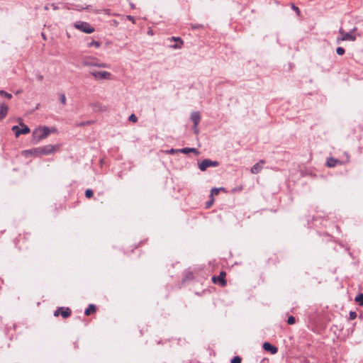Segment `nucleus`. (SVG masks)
Masks as SVG:
<instances>
[{"label":"nucleus","instance_id":"obj_2","mask_svg":"<svg viewBox=\"0 0 363 363\" xmlns=\"http://www.w3.org/2000/svg\"><path fill=\"white\" fill-rule=\"evenodd\" d=\"M74 27L87 34L92 33L94 31V28L91 26L89 23L84 21H77L74 24Z\"/></svg>","mask_w":363,"mask_h":363},{"label":"nucleus","instance_id":"obj_25","mask_svg":"<svg viewBox=\"0 0 363 363\" xmlns=\"http://www.w3.org/2000/svg\"><path fill=\"white\" fill-rule=\"evenodd\" d=\"M231 363H241V358L238 356H235L232 359Z\"/></svg>","mask_w":363,"mask_h":363},{"label":"nucleus","instance_id":"obj_12","mask_svg":"<svg viewBox=\"0 0 363 363\" xmlns=\"http://www.w3.org/2000/svg\"><path fill=\"white\" fill-rule=\"evenodd\" d=\"M262 347L265 351L270 352L272 354H276L278 351V349L276 347L267 342L263 344Z\"/></svg>","mask_w":363,"mask_h":363},{"label":"nucleus","instance_id":"obj_6","mask_svg":"<svg viewBox=\"0 0 363 363\" xmlns=\"http://www.w3.org/2000/svg\"><path fill=\"white\" fill-rule=\"evenodd\" d=\"M218 162L216 161H211L210 160H203L199 164V167L201 171H205L209 167H217Z\"/></svg>","mask_w":363,"mask_h":363},{"label":"nucleus","instance_id":"obj_7","mask_svg":"<svg viewBox=\"0 0 363 363\" xmlns=\"http://www.w3.org/2000/svg\"><path fill=\"white\" fill-rule=\"evenodd\" d=\"M40 156L48 155L52 154L55 151V146L52 145H48L43 147H39Z\"/></svg>","mask_w":363,"mask_h":363},{"label":"nucleus","instance_id":"obj_39","mask_svg":"<svg viewBox=\"0 0 363 363\" xmlns=\"http://www.w3.org/2000/svg\"><path fill=\"white\" fill-rule=\"evenodd\" d=\"M172 39L174 41H177L178 42V38H175V37H172Z\"/></svg>","mask_w":363,"mask_h":363},{"label":"nucleus","instance_id":"obj_35","mask_svg":"<svg viewBox=\"0 0 363 363\" xmlns=\"http://www.w3.org/2000/svg\"><path fill=\"white\" fill-rule=\"evenodd\" d=\"M345 33L346 32H345L344 30L342 28H340L339 33L340 34V36H343Z\"/></svg>","mask_w":363,"mask_h":363},{"label":"nucleus","instance_id":"obj_42","mask_svg":"<svg viewBox=\"0 0 363 363\" xmlns=\"http://www.w3.org/2000/svg\"><path fill=\"white\" fill-rule=\"evenodd\" d=\"M91 121H87V122L84 123V124H91Z\"/></svg>","mask_w":363,"mask_h":363},{"label":"nucleus","instance_id":"obj_33","mask_svg":"<svg viewBox=\"0 0 363 363\" xmlns=\"http://www.w3.org/2000/svg\"><path fill=\"white\" fill-rule=\"evenodd\" d=\"M193 130H194V133L196 135H198L199 133L198 126H195V125H193Z\"/></svg>","mask_w":363,"mask_h":363},{"label":"nucleus","instance_id":"obj_22","mask_svg":"<svg viewBox=\"0 0 363 363\" xmlns=\"http://www.w3.org/2000/svg\"><path fill=\"white\" fill-rule=\"evenodd\" d=\"M225 189L223 188H220V189H218V188H213L211 189V196L213 195V194H218L219 193L220 191H224Z\"/></svg>","mask_w":363,"mask_h":363},{"label":"nucleus","instance_id":"obj_5","mask_svg":"<svg viewBox=\"0 0 363 363\" xmlns=\"http://www.w3.org/2000/svg\"><path fill=\"white\" fill-rule=\"evenodd\" d=\"M91 74L97 80L110 79L111 78V73L106 71L94 70L91 72Z\"/></svg>","mask_w":363,"mask_h":363},{"label":"nucleus","instance_id":"obj_13","mask_svg":"<svg viewBox=\"0 0 363 363\" xmlns=\"http://www.w3.org/2000/svg\"><path fill=\"white\" fill-rule=\"evenodd\" d=\"M191 119L195 126H198L201 121V115L199 111H194L191 115Z\"/></svg>","mask_w":363,"mask_h":363},{"label":"nucleus","instance_id":"obj_29","mask_svg":"<svg viewBox=\"0 0 363 363\" xmlns=\"http://www.w3.org/2000/svg\"><path fill=\"white\" fill-rule=\"evenodd\" d=\"M179 149H170L169 150H167L166 152L168 153V154H174V153H177V152H179Z\"/></svg>","mask_w":363,"mask_h":363},{"label":"nucleus","instance_id":"obj_34","mask_svg":"<svg viewBox=\"0 0 363 363\" xmlns=\"http://www.w3.org/2000/svg\"><path fill=\"white\" fill-rule=\"evenodd\" d=\"M60 314V308H59L57 310H56V311H55V313H54V315H55V316H58Z\"/></svg>","mask_w":363,"mask_h":363},{"label":"nucleus","instance_id":"obj_28","mask_svg":"<svg viewBox=\"0 0 363 363\" xmlns=\"http://www.w3.org/2000/svg\"><path fill=\"white\" fill-rule=\"evenodd\" d=\"M287 323L289 325H293L295 323V318L294 316H289L287 320Z\"/></svg>","mask_w":363,"mask_h":363},{"label":"nucleus","instance_id":"obj_41","mask_svg":"<svg viewBox=\"0 0 363 363\" xmlns=\"http://www.w3.org/2000/svg\"><path fill=\"white\" fill-rule=\"evenodd\" d=\"M42 36H43V39H44V40H46V38H45V36L44 33H42Z\"/></svg>","mask_w":363,"mask_h":363},{"label":"nucleus","instance_id":"obj_43","mask_svg":"<svg viewBox=\"0 0 363 363\" xmlns=\"http://www.w3.org/2000/svg\"><path fill=\"white\" fill-rule=\"evenodd\" d=\"M128 18L130 19V20H133V17H131L130 16H128Z\"/></svg>","mask_w":363,"mask_h":363},{"label":"nucleus","instance_id":"obj_19","mask_svg":"<svg viewBox=\"0 0 363 363\" xmlns=\"http://www.w3.org/2000/svg\"><path fill=\"white\" fill-rule=\"evenodd\" d=\"M355 301L359 303V306H363V294H358L355 298Z\"/></svg>","mask_w":363,"mask_h":363},{"label":"nucleus","instance_id":"obj_40","mask_svg":"<svg viewBox=\"0 0 363 363\" xmlns=\"http://www.w3.org/2000/svg\"><path fill=\"white\" fill-rule=\"evenodd\" d=\"M148 34H150V35H153V33H152V30H149V31H148Z\"/></svg>","mask_w":363,"mask_h":363},{"label":"nucleus","instance_id":"obj_8","mask_svg":"<svg viewBox=\"0 0 363 363\" xmlns=\"http://www.w3.org/2000/svg\"><path fill=\"white\" fill-rule=\"evenodd\" d=\"M83 65L86 67H104V68H108L109 65L106 63H99V62H95L93 61H90L89 58L85 60L83 62Z\"/></svg>","mask_w":363,"mask_h":363},{"label":"nucleus","instance_id":"obj_27","mask_svg":"<svg viewBox=\"0 0 363 363\" xmlns=\"http://www.w3.org/2000/svg\"><path fill=\"white\" fill-rule=\"evenodd\" d=\"M85 196L87 198H91L93 196V191L91 189H86L85 191Z\"/></svg>","mask_w":363,"mask_h":363},{"label":"nucleus","instance_id":"obj_31","mask_svg":"<svg viewBox=\"0 0 363 363\" xmlns=\"http://www.w3.org/2000/svg\"><path fill=\"white\" fill-rule=\"evenodd\" d=\"M22 154L25 156H28V155H32L33 153L31 152V150H24L22 152Z\"/></svg>","mask_w":363,"mask_h":363},{"label":"nucleus","instance_id":"obj_1","mask_svg":"<svg viewBox=\"0 0 363 363\" xmlns=\"http://www.w3.org/2000/svg\"><path fill=\"white\" fill-rule=\"evenodd\" d=\"M51 133L48 127H38L33 132V140L35 144L39 143L41 140L47 138Z\"/></svg>","mask_w":363,"mask_h":363},{"label":"nucleus","instance_id":"obj_21","mask_svg":"<svg viewBox=\"0 0 363 363\" xmlns=\"http://www.w3.org/2000/svg\"><path fill=\"white\" fill-rule=\"evenodd\" d=\"M183 44V41L179 38H178V43L172 45V47L174 49H178V48H182V45Z\"/></svg>","mask_w":363,"mask_h":363},{"label":"nucleus","instance_id":"obj_11","mask_svg":"<svg viewBox=\"0 0 363 363\" xmlns=\"http://www.w3.org/2000/svg\"><path fill=\"white\" fill-rule=\"evenodd\" d=\"M264 164V160H260L259 162L256 163L251 168V172L254 174H258L261 172L262 169V166Z\"/></svg>","mask_w":363,"mask_h":363},{"label":"nucleus","instance_id":"obj_23","mask_svg":"<svg viewBox=\"0 0 363 363\" xmlns=\"http://www.w3.org/2000/svg\"><path fill=\"white\" fill-rule=\"evenodd\" d=\"M39 150V147H35V148H33L31 149V152L33 153L32 155H35V156H40V150Z\"/></svg>","mask_w":363,"mask_h":363},{"label":"nucleus","instance_id":"obj_26","mask_svg":"<svg viewBox=\"0 0 363 363\" xmlns=\"http://www.w3.org/2000/svg\"><path fill=\"white\" fill-rule=\"evenodd\" d=\"M337 54L339 55H342L345 53V49L342 47H338L336 50Z\"/></svg>","mask_w":363,"mask_h":363},{"label":"nucleus","instance_id":"obj_9","mask_svg":"<svg viewBox=\"0 0 363 363\" xmlns=\"http://www.w3.org/2000/svg\"><path fill=\"white\" fill-rule=\"evenodd\" d=\"M356 30L357 28H354L350 32L345 33L343 36H341V40L344 41H354L356 40V37L354 35V33Z\"/></svg>","mask_w":363,"mask_h":363},{"label":"nucleus","instance_id":"obj_32","mask_svg":"<svg viewBox=\"0 0 363 363\" xmlns=\"http://www.w3.org/2000/svg\"><path fill=\"white\" fill-rule=\"evenodd\" d=\"M291 8H292V9H293L294 11H295L298 14H299L300 11H299V9H298L297 6H295V5H294V4H292Z\"/></svg>","mask_w":363,"mask_h":363},{"label":"nucleus","instance_id":"obj_3","mask_svg":"<svg viewBox=\"0 0 363 363\" xmlns=\"http://www.w3.org/2000/svg\"><path fill=\"white\" fill-rule=\"evenodd\" d=\"M11 98L12 95L11 94L1 90V118H4L9 111V106L6 102Z\"/></svg>","mask_w":363,"mask_h":363},{"label":"nucleus","instance_id":"obj_14","mask_svg":"<svg viewBox=\"0 0 363 363\" xmlns=\"http://www.w3.org/2000/svg\"><path fill=\"white\" fill-rule=\"evenodd\" d=\"M179 152L184 153V154H188L189 152H193V153H195L196 155H198L199 153V151L197 150V149L193 148V147H184V148L179 149Z\"/></svg>","mask_w":363,"mask_h":363},{"label":"nucleus","instance_id":"obj_18","mask_svg":"<svg viewBox=\"0 0 363 363\" xmlns=\"http://www.w3.org/2000/svg\"><path fill=\"white\" fill-rule=\"evenodd\" d=\"M44 8L45 10H49L50 9H52L53 10L59 9V7L55 4H48Z\"/></svg>","mask_w":363,"mask_h":363},{"label":"nucleus","instance_id":"obj_30","mask_svg":"<svg viewBox=\"0 0 363 363\" xmlns=\"http://www.w3.org/2000/svg\"><path fill=\"white\" fill-rule=\"evenodd\" d=\"M138 120L137 117L134 115V114H131L130 116H129V121H133V122H136Z\"/></svg>","mask_w":363,"mask_h":363},{"label":"nucleus","instance_id":"obj_4","mask_svg":"<svg viewBox=\"0 0 363 363\" xmlns=\"http://www.w3.org/2000/svg\"><path fill=\"white\" fill-rule=\"evenodd\" d=\"M21 127L14 125L11 130L14 133L16 137H18L20 135H26L30 133V128L24 123L20 124Z\"/></svg>","mask_w":363,"mask_h":363},{"label":"nucleus","instance_id":"obj_37","mask_svg":"<svg viewBox=\"0 0 363 363\" xmlns=\"http://www.w3.org/2000/svg\"><path fill=\"white\" fill-rule=\"evenodd\" d=\"M350 316H351V318H353L356 317V314H355V313H354V312H351V313H350Z\"/></svg>","mask_w":363,"mask_h":363},{"label":"nucleus","instance_id":"obj_15","mask_svg":"<svg viewBox=\"0 0 363 363\" xmlns=\"http://www.w3.org/2000/svg\"><path fill=\"white\" fill-rule=\"evenodd\" d=\"M60 315L63 318H67L71 314V311H70V309L69 308L60 307Z\"/></svg>","mask_w":363,"mask_h":363},{"label":"nucleus","instance_id":"obj_38","mask_svg":"<svg viewBox=\"0 0 363 363\" xmlns=\"http://www.w3.org/2000/svg\"><path fill=\"white\" fill-rule=\"evenodd\" d=\"M341 41H342V40H341V36H340V37H338V38H337V43H338V44H339Z\"/></svg>","mask_w":363,"mask_h":363},{"label":"nucleus","instance_id":"obj_36","mask_svg":"<svg viewBox=\"0 0 363 363\" xmlns=\"http://www.w3.org/2000/svg\"><path fill=\"white\" fill-rule=\"evenodd\" d=\"M213 199H212L211 201H210L207 202V203H206V207H207V208H209V207L211 206V204L213 203Z\"/></svg>","mask_w":363,"mask_h":363},{"label":"nucleus","instance_id":"obj_16","mask_svg":"<svg viewBox=\"0 0 363 363\" xmlns=\"http://www.w3.org/2000/svg\"><path fill=\"white\" fill-rule=\"evenodd\" d=\"M337 163H340V162L337 160H335L333 158H330L327 160V165L329 167H333L336 166Z\"/></svg>","mask_w":363,"mask_h":363},{"label":"nucleus","instance_id":"obj_20","mask_svg":"<svg viewBox=\"0 0 363 363\" xmlns=\"http://www.w3.org/2000/svg\"><path fill=\"white\" fill-rule=\"evenodd\" d=\"M96 47V48H99L101 46V43L99 42V41H95V40H92L91 42H90L89 44H88V47Z\"/></svg>","mask_w":363,"mask_h":363},{"label":"nucleus","instance_id":"obj_10","mask_svg":"<svg viewBox=\"0 0 363 363\" xmlns=\"http://www.w3.org/2000/svg\"><path fill=\"white\" fill-rule=\"evenodd\" d=\"M225 276V273L221 272L218 277H213L212 281L215 284L218 283L220 286H224L226 284V281L224 279Z\"/></svg>","mask_w":363,"mask_h":363},{"label":"nucleus","instance_id":"obj_24","mask_svg":"<svg viewBox=\"0 0 363 363\" xmlns=\"http://www.w3.org/2000/svg\"><path fill=\"white\" fill-rule=\"evenodd\" d=\"M60 101L63 105L66 104V96L64 94L60 95Z\"/></svg>","mask_w":363,"mask_h":363},{"label":"nucleus","instance_id":"obj_17","mask_svg":"<svg viewBox=\"0 0 363 363\" xmlns=\"http://www.w3.org/2000/svg\"><path fill=\"white\" fill-rule=\"evenodd\" d=\"M96 310V307L93 304H90L89 307L85 310V315H89L91 313L94 312Z\"/></svg>","mask_w":363,"mask_h":363}]
</instances>
